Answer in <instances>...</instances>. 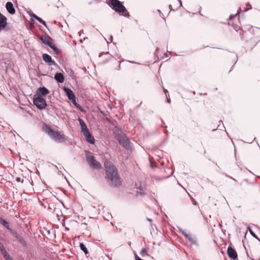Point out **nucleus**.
Wrapping results in <instances>:
<instances>
[{
  "mask_svg": "<svg viewBox=\"0 0 260 260\" xmlns=\"http://www.w3.org/2000/svg\"><path fill=\"white\" fill-rule=\"evenodd\" d=\"M63 89H64L65 93H66L68 99L70 100H74V99H75V98H76L74 92H73V91L71 89H70L69 88L64 87Z\"/></svg>",
  "mask_w": 260,
  "mask_h": 260,
  "instance_id": "f8f14e48",
  "label": "nucleus"
},
{
  "mask_svg": "<svg viewBox=\"0 0 260 260\" xmlns=\"http://www.w3.org/2000/svg\"><path fill=\"white\" fill-rule=\"evenodd\" d=\"M113 134L115 138L121 145L126 149L131 148V143L122 130L119 129L117 127H115L113 129Z\"/></svg>",
  "mask_w": 260,
  "mask_h": 260,
  "instance_id": "f03ea898",
  "label": "nucleus"
},
{
  "mask_svg": "<svg viewBox=\"0 0 260 260\" xmlns=\"http://www.w3.org/2000/svg\"><path fill=\"white\" fill-rule=\"evenodd\" d=\"M43 129L45 132V133H47L50 137L52 136V134L54 131L51 128V127L50 126L47 125L45 123H44V124Z\"/></svg>",
  "mask_w": 260,
  "mask_h": 260,
  "instance_id": "dca6fc26",
  "label": "nucleus"
},
{
  "mask_svg": "<svg viewBox=\"0 0 260 260\" xmlns=\"http://www.w3.org/2000/svg\"><path fill=\"white\" fill-rule=\"evenodd\" d=\"M16 181L18 182H21L23 183L24 181L23 178H21L20 177H17L16 178Z\"/></svg>",
  "mask_w": 260,
  "mask_h": 260,
  "instance_id": "a878e982",
  "label": "nucleus"
},
{
  "mask_svg": "<svg viewBox=\"0 0 260 260\" xmlns=\"http://www.w3.org/2000/svg\"><path fill=\"white\" fill-rule=\"evenodd\" d=\"M71 102L73 103V104L74 105H75L77 107H78V106H79V105H78L77 103H76V98L75 99H74V100H71Z\"/></svg>",
  "mask_w": 260,
  "mask_h": 260,
  "instance_id": "cd10ccee",
  "label": "nucleus"
},
{
  "mask_svg": "<svg viewBox=\"0 0 260 260\" xmlns=\"http://www.w3.org/2000/svg\"><path fill=\"white\" fill-rule=\"evenodd\" d=\"M131 62H132V61H130ZM132 63H135L134 61H132Z\"/></svg>",
  "mask_w": 260,
  "mask_h": 260,
  "instance_id": "a19ab883",
  "label": "nucleus"
},
{
  "mask_svg": "<svg viewBox=\"0 0 260 260\" xmlns=\"http://www.w3.org/2000/svg\"><path fill=\"white\" fill-rule=\"evenodd\" d=\"M164 91L166 92H167V90L166 89H165V90H164Z\"/></svg>",
  "mask_w": 260,
  "mask_h": 260,
  "instance_id": "ea45409f",
  "label": "nucleus"
},
{
  "mask_svg": "<svg viewBox=\"0 0 260 260\" xmlns=\"http://www.w3.org/2000/svg\"><path fill=\"white\" fill-rule=\"evenodd\" d=\"M41 40L45 44L48 45L53 51L57 53L59 52V50L57 48L54 43L53 40L49 36H45L41 38Z\"/></svg>",
  "mask_w": 260,
  "mask_h": 260,
  "instance_id": "39448f33",
  "label": "nucleus"
},
{
  "mask_svg": "<svg viewBox=\"0 0 260 260\" xmlns=\"http://www.w3.org/2000/svg\"><path fill=\"white\" fill-rule=\"evenodd\" d=\"M1 29L0 28V30H1Z\"/></svg>",
  "mask_w": 260,
  "mask_h": 260,
  "instance_id": "79ce46f5",
  "label": "nucleus"
},
{
  "mask_svg": "<svg viewBox=\"0 0 260 260\" xmlns=\"http://www.w3.org/2000/svg\"><path fill=\"white\" fill-rule=\"evenodd\" d=\"M31 16L35 18L36 20H37V18H39V17H38V16H37L36 14H32V15H31Z\"/></svg>",
  "mask_w": 260,
  "mask_h": 260,
  "instance_id": "c85d7f7f",
  "label": "nucleus"
},
{
  "mask_svg": "<svg viewBox=\"0 0 260 260\" xmlns=\"http://www.w3.org/2000/svg\"><path fill=\"white\" fill-rule=\"evenodd\" d=\"M49 92L48 89L45 87H39L38 89V95H40L41 97L46 96Z\"/></svg>",
  "mask_w": 260,
  "mask_h": 260,
  "instance_id": "4468645a",
  "label": "nucleus"
},
{
  "mask_svg": "<svg viewBox=\"0 0 260 260\" xmlns=\"http://www.w3.org/2000/svg\"><path fill=\"white\" fill-rule=\"evenodd\" d=\"M249 232L250 233V234L254 238H256L258 239V238L257 237V236H256V235L254 234V233L250 229H249Z\"/></svg>",
  "mask_w": 260,
  "mask_h": 260,
  "instance_id": "bb28decb",
  "label": "nucleus"
},
{
  "mask_svg": "<svg viewBox=\"0 0 260 260\" xmlns=\"http://www.w3.org/2000/svg\"><path fill=\"white\" fill-rule=\"evenodd\" d=\"M140 255L142 257H144L146 255H148L146 249L143 248L140 251Z\"/></svg>",
  "mask_w": 260,
  "mask_h": 260,
  "instance_id": "aec40b11",
  "label": "nucleus"
},
{
  "mask_svg": "<svg viewBox=\"0 0 260 260\" xmlns=\"http://www.w3.org/2000/svg\"><path fill=\"white\" fill-rule=\"evenodd\" d=\"M43 59L49 66H55L56 64L55 62L52 59L51 57L47 54L43 55Z\"/></svg>",
  "mask_w": 260,
  "mask_h": 260,
  "instance_id": "1a4fd4ad",
  "label": "nucleus"
},
{
  "mask_svg": "<svg viewBox=\"0 0 260 260\" xmlns=\"http://www.w3.org/2000/svg\"><path fill=\"white\" fill-rule=\"evenodd\" d=\"M179 2L180 7L182 6V2L181 0H178Z\"/></svg>",
  "mask_w": 260,
  "mask_h": 260,
  "instance_id": "72a5a7b5",
  "label": "nucleus"
},
{
  "mask_svg": "<svg viewBox=\"0 0 260 260\" xmlns=\"http://www.w3.org/2000/svg\"><path fill=\"white\" fill-rule=\"evenodd\" d=\"M193 204L195 205H197V202H196V201L194 200H193Z\"/></svg>",
  "mask_w": 260,
  "mask_h": 260,
  "instance_id": "c9c22d12",
  "label": "nucleus"
},
{
  "mask_svg": "<svg viewBox=\"0 0 260 260\" xmlns=\"http://www.w3.org/2000/svg\"><path fill=\"white\" fill-rule=\"evenodd\" d=\"M33 102L34 105L40 110L45 109L47 106L45 100L40 95H38L37 97L35 98Z\"/></svg>",
  "mask_w": 260,
  "mask_h": 260,
  "instance_id": "0eeeda50",
  "label": "nucleus"
},
{
  "mask_svg": "<svg viewBox=\"0 0 260 260\" xmlns=\"http://www.w3.org/2000/svg\"><path fill=\"white\" fill-rule=\"evenodd\" d=\"M86 159L92 168L97 169L101 167V164L95 159L94 156L92 155L90 152H88L86 154Z\"/></svg>",
  "mask_w": 260,
  "mask_h": 260,
  "instance_id": "423d86ee",
  "label": "nucleus"
},
{
  "mask_svg": "<svg viewBox=\"0 0 260 260\" xmlns=\"http://www.w3.org/2000/svg\"><path fill=\"white\" fill-rule=\"evenodd\" d=\"M51 137L58 142H63L66 140L65 136L62 132L58 131H54Z\"/></svg>",
  "mask_w": 260,
  "mask_h": 260,
  "instance_id": "6e6552de",
  "label": "nucleus"
},
{
  "mask_svg": "<svg viewBox=\"0 0 260 260\" xmlns=\"http://www.w3.org/2000/svg\"><path fill=\"white\" fill-rule=\"evenodd\" d=\"M80 247L81 249L84 252V253L85 254H87L88 253V250L83 243H80Z\"/></svg>",
  "mask_w": 260,
  "mask_h": 260,
  "instance_id": "a211bd4d",
  "label": "nucleus"
},
{
  "mask_svg": "<svg viewBox=\"0 0 260 260\" xmlns=\"http://www.w3.org/2000/svg\"><path fill=\"white\" fill-rule=\"evenodd\" d=\"M112 8L119 14L128 17L129 13L125 7L118 0H109Z\"/></svg>",
  "mask_w": 260,
  "mask_h": 260,
  "instance_id": "7ed1b4c3",
  "label": "nucleus"
},
{
  "mask_svg": "<svg viewBox=\"0 0 260 260\" xmlns=\"http://www.w3.org/2000/svg\"><path fill=\"white\" fill-rule=\"evenodd\" d=\"M225 175L227 177H229V178H230V179H232L234 180V179L233 177H231V176H230L228 175L227 174H225Z\"/></svg>",
  "mask_w": 260,
  "mask_h": 260,
  "instance_id": "2f4dec72",
  "label": "nucleus"
},
{
  "mask_svg": "<svg viewBox=\"0 0 260 260\" xmlns=\"http://www.w3.org/2000/svg\"><path fill=\"white\" fill-rule=\"evenodd\" d=\"M0 250L2 254L3 255L5 253H7L5 248L4 247V246L3 244L0 242Z\"/></svg>",
  "mask_w": 260,
  "mask_h": 260,
  "instance_id": "6ab92c4d",
  "label": "nucleus"
},
{
  "mask_svg": "<svg viewBox=\"0 0 260 260\" xmlns=\"http://www.w3.org/2000/svg\"><path fill=\"white\" fill-rule=\"evenodd\" d=\"M7 22H6L5 23V22H4V24H3V23H2V21H0V28L1 29L4 28L6 27V26L7 25Z\"/></svg>",
  "mask_w": 260,
  "mask_h": 260,
  "instance_id": "393cba45",
  "label": "nucleus"
},
{
  "mask_svg": "<svg viewBox=\"0 0 260 260\" xmlns=\"http://www.w3.org/2000/svg\"><path fill=\"white\" fill-rule=\"evenodd\" d=\"M37 20H38L39 22H40L41 24H42L43 25H44L45 27H47L46 23L45 21H44L43 20H42L41 18H37Z\"/></svg>",
  "mask_w": 260,
  "mask_h": 260,
  "instance_id": "5701e85b",
  "label": "nucleus"
},
{
  "mask_svg": "<svg viewBox=\"0 0 260 260\" xmlns=\"http://www.w3.org/2000/svg\"><path fill=\"white\" fill-rule=\"evenodd\" d=\"M0 223L4 225L7 229L11 232H12V230L9 226V223L4 218L0 217Z\"/></svg>",
  "mask_w": 260,
  "mask_h": 260,
  "instance_id": "f3484780",
  "label": "nucleus"
},
{
  "mask_svg": "<svg viewBox=\"0 0 260 260\" xmlns=\"http://www.w3.org/2000/svg\"><path fill=\"white\" fill-rule=\"evenodd\" d=\"M250 6V5H249V3H248V4H247V6Z\"/></svg>",
  "mask_w": 260,
  "mask_h": 260,
  "instance_id": "58836bf2",
  "label": "nucleus"
},
{
  "mask_svg": "<svg viewBox=\"0 0 260 260\" xmlns=\"http://www.w3.org/2000/svg\"><path fill=\"white\" fill-rule=\"evenodd\" d=\"M19 240L20 242L21 243H24V241L22 239H21V238H20L19 239Z\"/></svg>",
  "mask_w": 260,
  "mask_h": 260,
  "instance_id": "7c9ffc66",
  "label": "nucleus"
},
{
  "mask_svg": "<svg viewBox=\"0 0 260 260\" xmlns=\"http://www.w3.org/2000/svg\"><path fill=\"white\" fill-rule=\"evenodd\" d=\"M54 78L57 82L60 83H63L64 80L63 74L60 73H57L55 74Z\"/></svg>",
  "mask_w": 260,
  "mask_h": 260,
  "instance_id": "2eb2a0df",
  "label": "nucleus"
},
{
  "mask_svg": "<svg viewBox=\"0 0 260 260\" xmlns=\"http://www.w3.org/2000/svg\"><path fill=\"white\" fill-rule=\"evenodd\" d=\"M3 256L6 260H13L11 256L8 253H6L5 254H4Z\"/></svg>",
  "mask_w": 260,
  "mask_h": 260,
  "instance_id": "4be33fe9",
  "label": "nucleus"
},
{
  "mask_svg": "<svg viewBox=\"0 0 260 260\" xmlns=\"http://www.w3.org/2000/svg\"><path fill=\"white\" fill-rule=\"evenodd\" d=\"M227 253L230 258L235 259L237 257V254L234 249L231 247H229L227 250Z\"/></svg>",
  "mask_w": 260,
  "mask_h": 260,
  "instance_id": "9b49d317",
  "label": "nucleus"
},
{
  "mask_svg": "<svg viewBox=\"0 0 260 260\" xmlns=\"http://www.w3.org/2000/svg\"><path fill=\"white\" fill-rule=\"evenodd\" d=\"M167 102L169 103L170 102V99L167 98Z\"/></svg>",
  "mask_w": 260,
  "mask_h": 260,
  "instance_id": "e433bc0d",
  "label": "nucleus"
},
{
  "mask_svg": "<svg viewBox=\"0 0 260 260\" xmlns=\"http://www.w3.org/2000/svg\"><path fill=\"white\" fill-rule=\"evenodd\" d=\"M106 178L110 184L113 186L120 185V179L118 174L117 169L111 162L107 160L104 163Z\"/></svg>",
  "mask_w": 260,
  "mask_h": 260,
  "instance_id": "f257e3e1",
  "label": "nucleus"
},
{
  "mask_svg": "<svg viewBox=\"0 0 260 260\" xmlns=\"http://www.w3.org/2000/svg\"><path fill=\"white\" fill-rule=\"evenodd\" d=\"M179 232L186 238V236H187L188 234L186 233L184 231H183L182 229L179 228Z\"/></svg>",
  "mask_w": 260,
  "mask_h": 260,
  "instance_id": "b1692460",
  "label": "nucleus"
},
{
  "mask_svg": "<svg viewBox=\"0 0 260 260\" xmlns=\"http://www.w3.org/2000/svg\"><path fill=\"white\" fill-rule=\"evenodd\" d=\"M112 39H113L112 36H110V38H109V40L111 42L112 41Z\"/></svg>",
  "mask_w": 260,
  "mask_h": 260,
  "instance_id": "f704fd0d",
  "label": "nucleus"
},
{
  "mask_svg": "<svg viewBox=\"0 0 260 260\" xmlns=\"http://www.w3.org/2000/svg\"><path fill=\"white\" fill-rule=\"evenodd\" d=\"M186 239H187L188 242L191 244L194 245H196V246H198V245L197 238H196V237H195V236H193L192 235L188 234L187 236H186Z\"/></svg>",
  "mask_w": 260,
  "mask_h": 260,
  "instance_id": "9d476101",
  "label": "nucleus"
},
{
  "mask_svg": "<svg viewBox=\"0 0 260 260\" xmlns=\"http://www.w3.org/2000/svg\"><path fill=\"white\" fill-rule=\"evenodd\" d=\"M146 219H147V220H148L150 222H151L152 221V219L149 218H147Z\"/></svg>",
  "mask_w": 260,
  "mask_h": 260,
  "instance_id": "473e14b6",
  "label": "nucleus"
},
{
  "mask_svg": "<svg viewBox=\"0 0 260 260\" xmlns=\"http://www.w3.org/2000/svg\"><path fill=\"white\" fill-rule=\"evenodd\" d=\"M144 187V185H143V186H142L141 184L140 185L139 187H138V188L141 190H142L143 189V188Z\"/></svg>",
  "mask_w": 260,
  "mask_h": 260,
  "instance_id": "c756f323",
  "label": "nucleus"
},
{
  "mask_svg": "<svg viewBox=\"0 0 260 260\" xmlns=\"http://www.w3.org/2000/svg\"><path fill=\"white\" fill-rule=\"evenodd\" d=\"M0 21H2V23L4 24V22H5V23H6V22H7V18L4 16L2 14H1L0 13Z\"/></svg>",
  "mask_w": 260,
  "mask_h": 260,
  "instance_id": "412c9836",
  "label": "nucleus"
},
{
  "mask_svg": "<svg viewBox=\"0 0 260 260\" xmlns=\"http://www.w3.org/2000/svg\"><path fill=\"white\" fill-rule=\"evenodd\" d=\"M79 122L81 127V133L84 136L86 140L90 144L94 143V139L91 135L88 128H87L86 124L82 119H79Z\"/></svg>",
  "mask_w": 260,
  "mask_h": 260,
  "instance_id": "20e7f679",
  "label": "nucleus"
},
{
  "mask_svg": "<svg viewBox=\"0 0 260 260\" xmlns=\"http://www.w3.org/2000/svg\"><path fill=\"white\" fill-rule=\"evenodd\" d=\"M6 8L10 14H14L15 13V9L11 2H7L6 5Z\"/></svg>",
  "mask_w": 260,
  "mask_h": 260,
  "instance_id": "ddd939ff",
  "label": "nucleus"
},
{
  "mask_svg": "<svg viewBox=\"0 0 260 260\" xmlns=\"http://www.w3.org/2000/svg\"><path fill=\"white\" fill-rule=\"evenodd\" d=\"M169 7L170 8H171L172 7L171 5H170Z\"/></svg>",
  "mask_w": 260,
  "mask_h": 260,
  "instance_id": "4c0bfd02",
  "label": "nucleus"
}]
</instances>
